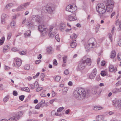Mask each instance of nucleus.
<instances>
[{"mask_svg":"<svg viewBox=\"0 0 121 121\" xmlns=\"http://www.w3.org/2000/svg\"><path fill=\"white\" fill-rule=\"evenodd\" d=\"M25 96L23 95L20 96L19 97V99L21 101H23V100Z\"/></svg>","mask_w":121,"mask_h":121,"instance_id":"50","label":"nucleus"},{"mask_svg":"<svg viewBox=\"0 0 121 121\" xmlns=\"http://www.w3.org/2000/svg\"><path fill=\"white\" fill-rule=\"evenodd\" d=\"M68 90V88L67 87H64L63 89V92H66Z\"/></svg>","mask_w":121,"mask_h":121,"instance_id":"54","label":"nucleus"},{"mask_svg":"<svg viewBox=\"0 0 121 121\" xmlns=\"http://www.w3.org/2000/svg\"><path fill=\"white\" fill-rule=\"evenodd\" d=\"M121 85V82L120 81H119L118 82H117L116 84V85L117 86H120Z\"/></svg>","mask_w":121,"mask_h":121,"instance_id":"59","label":"nucleus"},{"mask_svg":"<svg viewBox=\"0 0 121 121\" xmlns=\"http://www.w3.org/2000/svg\"><path fill=\"white\" fill-rule=\"evenodd\" d=\"M112 92L114 93H118L117 88L114 89L112 90Z\"/></svg>","mask_w":121,"mask_h":121,"instance_id":"53","label":"nucleus"},{"mask_svg":"<svg viewBox=\"0 0 121 121\" xmlns=\"http://www.w3.org/2000/svg\"><path fill=\"white\" fill-rule=\"evenodd\" d=\"M4 40L5 37L3 36L0 40V45H2L3 44Z\"/></svg>","mask_w":121,"mask_h":121,"instance_id":"32","label":"nucleus"},{"mask_svg":"<svg viewBox=\"0 0 121 121\" xmlns=\"http://www.w3.org/2000/svg\"><path fill=\"white\" fill-rule=\"evenodd\" d=\"M103 108V107L101 106H95L93 108V110H100Z\"/></svg>","mask_w":121,"mask_h":121,"instance_id":"22","label":"nucleus"},{"mask_svg":"<svg viewBox=\"0 0 121 121\" xmlns=\"http://www.w3.org/2000/svg\"><path fill=\"white\" fill-rule=\"evenodd\" d=\"M76 41L74 40L72 41L70 44V46L72 48H74L76 47L77 45Z\"/></svg>","mask_w":121,"mask_h":121,"instance_id":"17","label":"nucleus"},{"mask_svg":"<svg viewBox=\"0 0 121 121\" xmlns=\"http://www.w3.org/2000/svg\"><path fill=\"white\" fill-rule=\"evenodd\" d=\"M9 46L7 45L5 46L3 48V52L4 53H5L6 52V51L8 50L9 49Z\"/></svg>","mask_w":121,"mask_h":121,"instance_id":"24","label":"nucleus"},{"mask_svg":"<svg viewBox=\"0 0 121 121\" xmlns=\"http://www.w3.org/2000/svg\"><path fill=\"white\" fill-rule=\"evenodd\" d=\"M97 70L96 68H95L93 70L92 73H93L94 75H96V73Z\"/></svg>","mask_w":121,"mask_h":121,"instance_id":"52","label":"nucleus"},{"mask_svg":"<svg viewBox=\"0 0 121 121\" xmlns=\"http://www.w3.org/2000/svg\"><path fill=\"white\" fill-rule=\"evenodd\" d=\"M95 75H94L93 73H91L89 76V78L91 79H93L95 77Z\"/></svg>","mask_w":121,"mask_h":121,"instance_id":"42","label":"nucleus"},{"mask_svg":"<svg viewBox=\"0 0 121 121\" xmlns=\"http://www.w3.org/2000/svg\"><path fill=\"white\" fill-rule=\"evenodd\" d=\"M24 113V112H23L20 111L19 112L17 115H18L20 117H22V116Z\"/></svg>","mask_w":121,"mask_h":121,"instance_id":"37","label":"nucleus"},{"mask_svg":"<svg viewBox=\"0 0 121 121\" xmlns=\"http://www.w3.org/2000/svg\"><path fill=\"white\" fill-rule=\"evenodd\" d=\"M116 52L114 50H112L111 52L110 57L111 58H116Z\"/></svg>","mask_w":121,"mask_h":121,"instance_id":"20","label":"nucleus"},{"mask_svg":"<svg viewBox=\"0 0 121 121\" xmlns=\"http://www.w3.org/2000/svg\"><path fill=\"white\" fill-rule=\"evenodd\" d=\"M43 89V88L42 87H40L37 88L36 89V91L37 92H39L42 90Z\"/></svg>","mask_w":121,"mask_h":121,"instance_id":"49","label":"nucleus"},{"mask_svg":"<svg viewBox=\"0 0 121 121\" xmlns=\"http://www.w3.org/2000/svg\"><path fill=\"white\" fill-rule=\"evenodd\" d=\"M26 25L29 27H33V25L28 20L26 22Z\"/></svg>","mask_w":121,"mask_h":121,"instance_id":"25","label":"nucleus"},{"mask_svg":"<svg viewBox=\"0 0 121 121\" xmlns=\"http://www.w3.org/2000/svg\"><path fill=\"white\" fill-rule=\"evenodd\" d=\"M25 9L24 7L22 4L19 6L17 8V10L18 11H22Z\"/></svg>","mask_w":121,"mask_h":121,"instance_id":"23","label":"nucleus"},{"mask_svg":"<svg viewBox=\"0 0 121 121\" xmlns=\"http://www.w3.org/2000/svg\"><path fill=\"white\" fill-rule=\"evenodd\" d=\"M115 24L117 25H119V28H118V30H121V22L118 19L115 22Z\"/></svg>","mask_w":121,"mask_h":121,"instance_id":"18","label":"nucleus"},{"mask_svg":"<svg viewBox=\"0 0 121 121\" xmlns=\"http://www.w3.org/2000/svg\"><path fill=\"white\" fill-rule=\"evenodd\" d=\"M39 31L42 32V34L43 36L46 35L48 33V29L43 25H41L38 26Z\"/></svg>","mask_w":121,"mask_h":121,"instance_id":"6","label":"nucleus"},{"mask_svg":"<svg viewBox=\"0 0 121 121\" xmlns=\"http://www.w3.org/2000/svg\"><path fill=\"white\" fill-rule=\"evenodd\" d=\"M13 4L12 3H9L6 5L5 6V8L7 9H10L11 7L13 6Z\"/></svg>","mask_w":121,"mask_h":121,"instance_id":"29","label":"nucleus"},{"mask_svg":"<svg viewBox=\"0 0 121 121\" xmlns=\"http://www.w3.org/2000/svg\"><path fill=\"white\" fill-rule=\"evenodd\" d=\"M105 2L107 11L111 12L113 10L114 3L113 0H103Z\"/></svg>","mask_w":121,"mask_h":121,"instance_id":"2","label":"nucleus"},{"mask_svg":"<svg viewBox=\"0 0 121 121\" xmlns=\"http://www.w3.org/2000/svg\"><path fill=\"white\" fill-rule=\"evenodd\" d=\"M57 64V62L56 60L55 59L54 60V62H53V64L55 65H56Z\"/></svg>","mask_w":121,"mask_h":121,"instance_id":"62","label":"nucleus"},{"mask_svg":"<svg viewBox=\"0 0 121 121\" xmlns=\"http://www.w3.org/2000/svg\"><path fill=\"white\" fill-rule=\"evenodd\" d=\"M90 94L89 90H85L82 88H77L73 93L74 97L77 99L82 100L87 98Z\"/></svg>","mask_w":121,"mask_h":121,"instance_id":"1","label":"nucleus"},{"mask_svg":"<svg viewBox=\"0 0 121 121\" xmlns=\"http://www.w3.org/2000/svg\"><path fill=\"white\" fill-rule=\"evenodd\" d=\"M107 72L105 71H101L100 74L101 76H104L107 74Z\"/></svg>","mask_w":121,"mask_h":121,"instance_id":"34","label":"nucleus"},{"mask_svg":"<svg viewBox=\"0 0 121 121\" xmlns=\"http://www.w3.org/2000/svg\"><path fill=\"white\" fill-rule=\"evenodd\" d=\"M69 73V70L68 69H65L64 71V73L65 75H67Z\"/></svg>","mask_w":121,"mask_h":121,"instance_id":"56","label":"nucleus"},{"mask_svg":"<svg viewBox=\"0 0 121 121\" xmlns=\"http://www.w3.org/2000/svg\"><path fill=\"white\" fill-rule=\"evenodd\" d=\"M24 68L25 69L28 70L30 68V66L29 65L27 64L24 66Z\"/></svg>","mask_w":121,"mask_h":121,"instance_id":"35","label":"nucleus"},{"mask_svg":"<svg viewBox=\"0 0 121 121\" xmlns=\"http://www.w3.org/2000/svg\"><path fill=\"white\" fill-rule=\"evenodd\" d=\"M109 70L110 72H115L117 70V68L116 67H114L113 65H110L109 66Z\"/></svg>","mask_w":121,"mask_h":121,"instance_id":"16","label":"nucleus"},{"mask_svg":"<svg viewBox=\"0 0 121 121\" xmlns=\"http://www.w3.org/2000/svg\"><path fill=\"white\" fill-rule=\"evenodd\" d=\"M70 37L71 39H74L77 38V36L76 34L73 33L72 35H71Z\"/></svg>","mask_w":121,"mask_h":121,"instance_id":"28","label":"nucleus"},{"mask_svg":"<svg viewBox=\"0 0 121 121\" xmlns=\"http://www.w3.org/2000/svg\"><path fill=\"white\" fill-rule=\"evenodd\" d=\"M112 102L115 107L119 109L121 108V100H114Z\"/></svg>","mask_w":121,"mask_h":121,"instance_id":"10","label":"nucleus"},{"mask_svg":"<svg viewBox=\"0 0 121 121\" xmlns=\"http://www.w3.org/2000/svg\"><path fill=\"white\" fill-rule=\"evenodd\" d=\"M51 115H52L53 116L54 115H56L57 116H59L60 115L58 113H56V112L54 110L52 111L51 112Z\"/></svg>","mask_w":121,"mask_h":121,"instance_id":"31","label":"nucleus"},{"mask_svg":"<svg viewBox=\"0 0 121 121\" xmlns=\"http://www.w3.org/2000/svg\"><path fill=\"white\" fill-rule=\"evenodd\" d=\"M39 72H38L33 77V78L34 79H35L39 75Z\"/></svg>","mask_w":121,"mask_h":121,"instance_id":"60","label":"nucleus"},{"mask_svg":"<svg viewBox=\"0 0 121 121\" xmlns=\"http://www.w3.org/2000/svg\"><path fill=\"white\" fill-rule=\"evenodd\" d=\"M68 19L70 21H73L76 20L77 19L75 14H72L69 16Z\"/></svg>","mask_w":121,"mask_h":121,"instance_id":"13","label":"nucleus"},{"mask_svg":"<svg viewBox=\"0 0 121 121\" xmlns=\"http://www.w3.org/2000/svg\"><path fill=\"white\" fill-rule=\"evenodd\" d=\"M67 57L66 56H65L63 58V61L65 63L66 62V58Z\"/></svg>","mask_w":121,"mask_h":121,"instance_id":"58","label":"nucleus"},{"mask_svg":"<svg viewBox=\"0 0 121 121\" xmlns=\"http://www.w3.org/2000/svg\"><path fill=\"white\" fill-rule=\"evenodd\" d=\"M96 40L95 38H90L89 40L87 46L86 47V50L88 49L89 50L91 48H94L96 47Z\"/></svg>","mask_w":121,"mask_h":121,"instance_id":"3","label":"nucleus"},{"mask_svg":"<svg viewBox=\"0 0 121 121\" xmlns=\"http://www.w3.org/2000/svg\"><path fill=\"white\" fill-rule=\"evenodd\" d=\"M12 36V34L11 33H9L8 34V35L7 38V39L8 40H9L10 39V38L11 36Z\"/></svg>","mask_w":121,"mask_h":121,"instance_id":"55","label":"nucleus"},{"mask_svg":"<svg viewBox=\"0 0 121 121\" xmlns=\"http://www.w3.org/2000/svg\"><path fill=\"white\" fill-rule=\"evenodd\" d=\"M66 25L65 24L61 23L60 25V29L62 31H63L65 28Z\"/></svg>","mask_w":121,"mask_h":121,"instance_id":"21","label":"nucleus"},{"mask_svg":"<svg viewBox=\"0 0 121 121\" xmlns=\"http://www.w3.org/2000/svg\"><path fill=\"white\" fill-rule=\"evenodd\" d=\"M44 17L41 15H36L33 16H32V19L34 21H35L37 22L40 24H42L44 22Z\"/></svg>","mask_w":121,"mask_h":121,"instance_id":"5","label":"nucleus"},{"mask_svg":"<svg viewBox=\"0 0 121 121\" xmlns=\"http://www.w3.org/2000/svg\"><path fill=\"white\" fill-rule=\"evenodd\" d=\"M30 4L29 2H27L25 3H24L22 4L23 6L26 9V8Z\"/></svg>","mask_w":121,"mask_h":121,"instance_id":"39","label":"nucleus"},{"mask_svg":"<svg viewBox=\"0 0 121 121\" xmlns=\"http://www.w3.org/2000/svg\"><path fill=\"white\" fill-rule=\"evenodd\" d=\"M9 98V96H6L3 99L4 101L5 102H7Z\"/></svg>","mask_w":121,"mask_h":121,"instance_id":"40","label":"nucleus"},{"mask_svg":"<svg viewBox=\"0 0 121 121\" xmlns=\"http://www.w3.org/2000/svg\"><path fill=\"white\" fill-rule=\"evenodd\" d=\"M34 85V87L35 88H36L38 87L39 84L38 82L37 81L35 82Z\"/></svg>","mask_w":121,"mask_h":121,"instance_id":"44","label":"nucleus"},{"mask_svg":"<svg viewBox=\"0 0 121 121\" xmlns=\"http://www.w3.org/2000/svg\"><path fill=\"white\" fill-rule=\"evenodd\" d=\"M30 31L28 30L25 33V37L30 36Z\"/></svg>","mask_w":121,"mask_h":121,"instance_id":"27","label":"nucleus"},{"mask_svg":"<svg viewBox=\"0 0 121 121\" xmlns=\"http://www.w3.org/2000/svg\"><path fill=\"white\" fill-rule=\"evenodd\" d=\"M76 10V9L73 7L72 5H68L66 8V11L72 13L74 12Z\"/></svg>","mask_w":121,"mask_h":121,"instance_id":"12","label":"nucleus"},{"mask_svg":"<svg viewBox=\"0 0 121 121\" xmlns=\"http://www.w3.org/2000/svg\"><path fill=\"white\" fill-rule=\"evenodd\" d=\"M96 118L97 121H102L104 119L103 116L101 115H98L96 117Z\"/></svg>","mask_w":121,"mask_h":121,"instance_id":"19","label":"nucleus"},{"mask_svg":"<svg viewBox=\"0 0 121 121\" xmlns=\"http://www.w3.org/2000/svg\"><path fill=\"white\" fill-rule=\"evenodd\" d=\"M61 77L60 76H56L55 78V80L56 81H59L60 80Z\"/></svg>","mask_w":121,"mask_h":121,"instance_id":"41","label":"nucleus"},{"mask_svg":"<svg viewBox=\"0 0 121 121\" xmlns=\"http://www.w3.org/2000/svg\"><path fill=\"white\" fill-rule=\"evenodd\" d=\"M118 44L119 46H121V39H120L118 41Z\"/></svg>","mask_w":121,"mask_h":121,"instance_id":"64","label":"nucleus"},{"mask_svg":"<svg viewBox=\"0 0 121 121\" xmlns=\"http://www.w3.org/2000/svg\"><path fill=\"white\" fill-rule=\"evenodd\" d=\"M46 9L48 12L52 14L54 10V8L52 4L47 5L46 6Z\"/></svg>","mask_w":121,"mask_h":121,"instance_id":"8","label":"nucleus"},{"mask_svg":"<svg viewBox=\"0 0 121 121\" xmlns=\"http://www.w3.org/2000/svg\"><path fill=\"white\" fill-rule=\"evenodd\" d=\"M19 53L21 55H25L26 54V52L23 51L19 52Z\"/></svg>","mask_w":121,"mask_h":121,"instance_id":"51","label":"nucleus"},{"mask_svg":"<svg viewBox=\"0 0 121 121\" xmlns=\"http://www.w3.org/2000/svg\"><path fill=\"white\" fill-rule=\"evenodd\" d=\"M115 12H113L111 14L110 16V17L111 18H112V17L115 14Z\"/></svg>","mask_w":121,"mask_h":121,"instance_id":"63","label":"nucleus"},{"mask_svg":"<svg viewBox=\"0 0 121 121\" xmlns=\"http://www.w3.org/2000/svg\"><path fill=\"white\" fill-rule=\"evenodd\" d=\"M53 28V27L52 26H51L48 30V33H49V37L51 38H52L54 37L55 35L56 34V31L55 30H52Z\"/></svg>","mask_w":121,"mask_h":121,"instance_id":"7","label":"nucleus"},{"mask_svg":"<svg viewBox=\"0 0 121 121\" xmlns=\"http://www.w3.org/2000/svg\"><path fill=\"white\" fill-rule=\"evenodd\" d=\"M40 104L41 107H43L45 105V101L44 100H42L39 103Z\"/></svg>","mask_w":121,"mask_h":121,"instance_id":"26","label":"nucleus"},{"mask_svg":"<svg viewBox=\"0 0 121 121\" xmlns=\"http://www.w3.org/2000/svg\"><path fill=\"white\" fill-rule=\"evenodd\" d=\"M117 58L119 60H121V53L119 52L117 54Z\"/></svg>","mask_w":121,"mask_h":121,"instance_id":"38","label":"nucleus"},{"mask_svg":"<svg viewBox=\"0 0 121 121\" xmlns=\"http://www.w3.org/2000/svg\"><path fill=\"white\" fill-rule=\"evenodd\" d=\"M14 118L13 117H12L9 118L8 120H7V121H15Z\"/></svg>","mask_w":121,"mask_h":121,"instance_id":"57","label":"nucleus"},{"mask_svg":"<svg viewBox=\"0 0 121 121\" xmlns=\"http://www.w3.org/2000/svg\"><path fill=\"white\" fill-rule=\"evenodd\" d=\"M52 50V48L51 47L48 48L47 49V52L48 53H50Z\"/></svg>","mask_w":121,"mask_h":121,"instance_id":"47","label":"nucleus"},{"mask_svg":"<svg viewBox=\"0 0 121 121\" xmlns=\"http://www.w3.org/2000/svg\"><path fill=\"white\" fill-rule=\"evenodd\" d=\"M97 89H95L93 90V91H94L93 94H96L97 91Z\"/></svg>","mask_w":121,"mask_h":121,"instance_id":"61","label":"nucleus"},{"mask_svg":"<svg viewBox=\"0 0 121 121\" xmlns=\"http://www.w3.org/2000/svg\"><path fill=\"white\" fill-rule=\"evenodd\" d=\"M55 38L56 40L58 42H59L60 41V40L59 38V35H57L55 36Z\"/></svg>","mask_w":121,"mask_h":121,"instance_id":"46","label":"nucleus"},{"mask_svg":"<svg viewBox=\"0 0 121 121\" xmlns=\"http://www.w3.org/2000/svg\"><path fill=\"white\" fill-rule=\"evenodd\" d=\"M45 76L44 74L43 73H41L40 75V77L42 81H43L44 80V78L45 77Z\"/></svg>","mask_w":121,"mask_h":121,"instance_id":"43","label":"nucleus"},{"mask_svg":"<svg viewBox=\"0 0 121 121\" xmlns=\"http://www.w3.org/2000/svg\"><path fill=\"white\" fill-rule=\"evenodd\" d=\"M96 9L97 12L100 14H104L106 12L104 5L102 3L98 4L96 6Z\"/></svg>","mask_w":121,"mask_h":121,"instance_id":"4","label":"nucleus"},{"mask_svg":"<svg viewBox=\"0 0 121 121\" xmlns=\"http://www.w3.org/2000/svg\"><path fill=\"white\" fill-rule=\"evenodd\" d=\"M15 62H15H14L13 64V66L18 67H19L21 65L22 61L21 59H17L16 60L15 59Z\"/></svg>","mask_w":121,"mask_h":121,"instance_id":"9","label":"nucleus"},{"mask_svg":"<svg viewBox=\"0 0 121 121\" xmlns=\"http://www.w3.org/2000/svg\"><path fill=\"white\" fill-rule=\"evenodd\" d=\"M15 24L16 22L15 21L13 20L12 22L10 23V26L11 27L13 28V26H15Z\"/></svg>","mask_w":121,"mask_h":121,"instance_id":"33","label":"nucleus"},{"mask_svg":"<svg viewBox=\"0 0 121 121\" xmlns=\"http://www.w3.org/2000/svg\"><path fill=\"white\" fill-rule=\"evenodd\" d=\"M13 117L14 118V119L15 121L18 120L20 118L19 116L17 114L15 116Z\"/></svg>","mask_w":121,"mask_h":121,"instance_id":"36","label":"nucleus"},{"mask_svg":"<svg viewBox=\"0 0 121 121\" xmlns=\"http://www.w3.org/2000/svg\"><path fill=\"white\" fill-rule=\"evenodd\" d=\"M84 63H85L86 66L88 65L90 66L91 64V60L90 58H87L86 60H82Z\"/></svg>","mask_w":121,"mask_h":121,"instance_id":"14","label":"nucleus"},{"mask_svg":"<svg viewBox=\"0 0 121 121\" xmlns=\"http://www.w3.org/2000/svg\"><path fill=\"white\" fill-rule=\"evenodd\" d=\"M6 15L5 14H2L1 18V22L3 24H4L5 23V21L6 19Z\"/></svg>","mask_w":121,"mask_h":121,"instance_id":"15","label":"nucleus"},{"mask_svg":"<svg viewBox=\"0 0 121 121\" xmlns=\"http://www.w3.org/2000/svg\"><path fill=\"white\" fill-rule=\"evenodd\" d=\"M86 66V64L84 63L82 60L80 62L78 65L77 69L78 70H82Z\"/></svg>","mask_w":121,"mask_h":121,"instance_id":"11","label":"nucleus"},{"mask_svg":"<svg viewBox=\"0 0 121 121\" xmlns=\"http://www.w3.org/2000/svg\"><path fill=\"white\" fill-rule=\"evenodd\" d=\"M41 107L40 104H39V103L37 104L35 107V108L37 109H39L40 107Z\"/></svg>","mask_w":121,"mask_h":121,"instance_id":"48","label":"nucleus"},{"mask_svg":"<svg viewBox=\"0 0 121 121\" xmlns=\"http://www.w3.org/2000/svg\"><path fill=\"white\" fill-rule=\"evenodd\" d=\"M64 108V107H60L57 110V112L61 111Z\"/></svg>","mask_w":121,"mask_h":121,"instance_id":"45","label":"nucleus"},{"mask_svg":"<svg viewBox=\"0 0 121 121\" xmlns=\"http://www.w3.org/2000/svg\"><path fill=\"white\" fill-rule=\"evenodd\" d=\"M21 90L22 91H24L27 92H29L30 91L29 89L27 87L22 88Z\"/></svg>","mask_w":121,"mask_h":121,"instance_id":"30","label":"nucleus"}]
</instances>
